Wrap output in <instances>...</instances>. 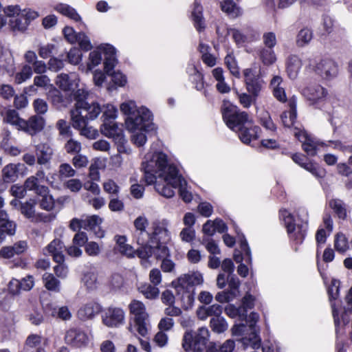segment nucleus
Segmentation results:
<instances>
[{
  "label": "nucleus",
  "mask_w": 352,
  "mask_h": 352,
  "mask_svg": "<svg viewBox=\"0 0 352 352\" xmlns=\"http://www.w3.org/2000/svg\"><path fill=\"white\" fill-rule=\"evenodd\" d=\"M134 237L139 248L136 254L142 259L154 256L156 259L170 254L167 243L170 240V232L165 221L152 223V232L135 231Z\"/></svg>",
  "instance_id": "obj_1"
},
{
  "label": "nucleus",
  "mask_w": 352,
  "mask_h": 352,
  "mask_svg": "<svg viewBox=\"0 0 352 352\" xmlns=\"http://www.w3.org/2000/svg\"><path fill=\"white\" fill-rule=\"evenodd\" d=\"M156 161L160 163V175L166 176V179L173 182L171 184L173 186L179 188V195L182 199L186 203L190 202L192 196L185 188L186 180L178 174V170L175 165L168 164L167 155L162 152L155 153L149 160L142 163V169L144 171L146 184H152L155 180V177L151 170H153V168L156 166Z\"/></svg>",
  "instance_id": "obj_2"
},
{
  "label": "nucleus",
  "mask_w": 352,
  "mask_h": 352,
  "mask_svg": "<svg viewBox=\"0 0 352 352\" xmlns=\"http://www.w3.org/2000/svg\"><path fill=\"white\" fill-rule=\"evenodd\" d=\"M120 111L126 116L125 124L129 131H141L133 134L131 140L138 146H143L146 141V137L142 131H149L155 128L152 122L151 112L144 107L138 108L135 102L132 100L121 104Z\"/></svg>",
  "instance_id": "obj_3"
},
{
  "label": "nucleus",
  "mask_w": 352,
  "mask_h": 352,
  "mask_svg": "<svg viewBox=\"0 0 352 352\" xmlns=\"http://www.w3.org/2000/svg\"><path fill=\"white\" fill-rule=\"evenodd\" d=\"M88 96V91L83 88H77L71 93V100L75 101L74 109L70 111L71 124L73 127H78L80 123H83L78 121V118L89 115V118L94 120L101 113V107L98 102L89 103L87 101Z\"/></svg>",
  "instance_id": "obj_4"
},
{
  "label": "nucleus",
  "mask_w": 352,
  "mask_h": 352,
  "mask_svg": "<svg viewBox=\"0 0 352 352\" xmlns=\"http://www.w3.org/2000/svg\"><path fill=\"white\" fill-rule=\"evenodd\" d=\"M297 99L293 96L289 100H287V107L289 110L287 113L289 114V120L291 126L287 124V129L289 133H293L294 136L301 142L302 146L305 152L310 156H315L317 153V146L318 142L315 141L307 132L304 130L300 122L296 120L297 118Z\"/></svg>",
  "instance_id": "obj_5"
},
{
  "label": "nucleus",
  "mask_w": 352,
  "mask_h": 352,
  "mask_svg": "<svg viewBox=\"0 0 352 352\" xmlns=\"http://www.w3.org/2000/svg\"><path fill=\"white\" fill-rule=\"evenodd\" d=\"M210 333L206 327H200L197 331H186L182 338V346L186 352H203L209 340Z\"/></svg>",
  "instance_id": "obj_6"
},
{
  "label": "nucleus",
  "mask_w": 352,
  "mask_h": 352,
  "mask_svg": "<svg viewBox=\"0 0 352 352\" xmlns=\"http://www.w3.org/2000/svg\"><path fill=\"white\" fill-rule=\"evenodd\" d=\"M221 111L226 125L234 131L239 132L245 126L249 124L248 114L241 111L236 106L224 104Z\"/></svg>",
  "instance_id": "obj_7"
},
{
  "label": "nucleus",
  "mask_w": 352,
  "mask_h": 352,
  "mask_svg": "<svg viewBox=\"0 0 352 352\" xmlns=\"http://www.w3.org/2000/svg\"><path fill=\"white\" fill-rule=\"evenodd\" d=\"M129 310L132 315L134 316L135 328L138 333L145 337L148 333V316L146 312L144 305L136 300H133L129 305Z\"/></svg>",
  "instance_id": "obj_8"
},
{
  "label": "nucleus",
  "mask_w": 352,
  "mask_h": 352,
  "mask_svg": "<svg viewBox=\"0 0 352 352\" xmlns=\"http://www.w3.org/2000/svg\"><path fill=\"white\" fill-rule=\"evenodd\" d=\"M156 166L153 168V170L151 172L154 175L155 180L152 183H155V188L156 191L166 198H170L174 196L175 191L173 188L177 187L173 186L170 181L166 179V176L160 175V163L156 162Z\"/></svg>",
  "instance_id": "obj_9"
},
{
  "label": "nucleus",
  "mask_w": 352,
  "mask_h": 352,
  "mask_svg": "<svg viewBox=\"0 0 352 352\" xmlns=\"http://www.w3.org/2000/svg\"><path fill=\"white\" fill-rule=\"evenodd\" d=\"M125 314L122 309L110 306L105 309L102 316V323L111 328H118L124 322Z\"/></svg>",
  "instance_id": "obj_10"
},
{
  "label": "nucleus",
  "mask_w": 352,
  "mask_h": 352,
  "mask_svg": "<svg viewBox=\"0 0 352 352\" xmlns=\"http://www.w3.org/2000/svg\"><path fill=\"white\" fill-rule=\"evenodd\" d=\"M293 216L290 214H287V236L289 239L294 244V250H298V245L302 243L306 234V230L302 225H296L292 221Z\"/></svg>",
  "instance_id": "obj_11"
},
{
  "label": "nucleus",
  "mask_w": 352,
  "mask_h": 352,
  "mask_svg": "<svg viewBox=\"0 0 352 352\" xmlns=\"http://www.w3.org/2000/svg\"><path fill=\"white\" fill-rule=\"evenodd\" d=\"M67 344L75 348L86 346L89 342L87 334L80 328H70L65 332L64 337Z\"/></svg>",
  "instance_id": "obj_12"
},
{
  "label": "nucleus",
  "mask_w": 352,
  "mask_h": 352,
  "mask_svg": "<svg viewBox=\"0 0 352 352\" xmlns=\"http://www.w3.org/2000/svg\"><path fill=\"white\" fill-rule=\"evenodd\" d=\"M100 130L104 135L112 138L118 147H122L126 142L122 129L115 122H103Z\"/></svg>",
  "instance_id": "obj_13"
},
{
  "label": "nucleus",
  "mask_w": 352,
  "mask_h": 352,
  "mask_svg": "<svg viewBox=\"0 0 352 352\" xmlns=\"http://www.w3.org/2000/svg\"><path fill=\"white\" fill-rule=\"evenodd\" d=\"M243 74L248 91L254 96H257L262 89L263 81L256 74V70L252 68L245 69Z\"/></svg>",
  "instance_id": "obj_14"
},
{
  "label": "nucleus",
  "mask_w": 352,
  "mask_h": 352,
  "mask_svg": "<svg viewBox=\"0 0 352 352\" xmlns=\"http://www.w3.org/2000/svg\"><path fill=\"white\" fill-rule=\"evenodd\" d=\"M340 282L338 280L333 279L331 280V286L328 289L329 298L331 302V307L332 309V316L333 318L336 333L338 336L340 330V318L339 317L338 310L336 307L335 302L333 300L337 299L339 296Z\"/></svg>",
  "instance_id": "obj_15"
},
{
  "label": "nucleus",
  "mask_w": 352,
  "mask_h": 352,
  "mask_svg": "<svg viewBox=\"0 0 352 352\" xmlns=\"http://www.w3.org/2000/svg\"><path fill=\"white\" fill-rule=\"evenodd\" d=\"M44 119L38 115L31 116L28 120H23L19 122V130L34 135L40 132L44 127Z\"/></svg>",
  "instance_id": "obj_16"
},
{
  "label": "nucleus",
  "mask_w": 352,
  "mask_h": 352,
  "mask_svg": "<svg viewBox=\"0 0 352 352\" xmlns=\"http://www.w3.org/2000/svg\"><path fill=\"white\" fill-rule=\"evenodd\" d=\"M315 71L323 78L331 79L338 73V65L331 59H323L316 65Z\"/></svg>",
  "instance_id": "obj_17"
},
{
  "label": "nucleus",
  "mask_w": 352,
  "mask_h": 352,
  "mask_svg": "<svg viewBox=\"0 0 352 352\" xmlns=\"http://www.w3.org/2000/svg\"><path fill=\"white\" fill-rule=\"evenodd\" d=\"M65 245L59 239L53 240L44 250V254L50 255L56 263H63L65 256L63 250Z\"/></svg>",
  "instance_id": "obj_18"
},
{
  "label": "nucleus",
  "mask_w": 352,
  "mask_h": 352,
  "mask_svg": "<svg viewBox=\"0 0 352 352\" xmlns=\"http://www.w3.org/2000/svg\"><path fill=\"white\" fill-rule=\"evenodd\" d=\"M102 311V306L96 302H90L80 307L77 312L78 318L82 321L92 319Z\"/></svg>",
  "instance_id": "obj_19"
},
{
  "label": "nucleus",
  "mask_w": 352,
  "mask_h": 352,
  "mask_svg": "<svg viewBox=\"0 0 352 352\" xmlns=\"http://www.w3.org/2000/svg\"><path fill=\"white\" fill-rule=\"evenodd\" d=\"M54 154L52 148L46 143H41L36 146V155L37 163L40 165H46L50 162Z\"/></svg>",
  "instance_id": "obj_20"
},
{
  "label": "nucleus",
  "mask_w": 352,
  "mask_h": 352,
  "mask_svg": "<svg viewBox=\"0 0 352 352\" xmlns=\"http://www.w3.org/2000/svg\"><path fill=\"white\" fill-rule=\"evenodd\" d=\"M104 57V69L106 74L111 72L116 64V49L111 45L107 44L102 47Z\"/></svg>",
  "instance_id": "obj_21"
},
{
  "label": "nucleus",
  "mask_w": 352,
  "mask_h": 352,
  "mask_svg": "<svg viewBox=\"0 0 352 352\" xmlns=\"http://www.w3.org/2000/svg\"><path fill=\"white\" fill-rule=\"evenodd\" d=\"M261 129L258 126H252L250 122L239 131V138L244 144H248L252 140L258 138Z\"/></svg>",
  "instance_id": "obj_22"
},
{
  "label": "nucleus",
  "mask_w": 352,
  "mask_h": 352,
  "mask_svg": "<svg viewBox=\"0 0 352 352\" xmlns=\"http://www.w3.org/2000/svg\"><path fill=\"white\" fill-rule=\"evenodd\" d=\"M28 248L26 241H21L12 246L3 247L0 250V256L4 258H10L15 254L24 252Z\"/></svg>",
  "instance_id": "obj_23"
},
{
  "label": "nucleus",
  "mask_w": 352,
  "mask_h": 352,
  "mask_svg": "<svg viewBox=\"0 0 352 352\" xmlns=\"http://www.w3.org/2000/svg\"><path fill=\"white\" fill-rule=\"evenodd\" d=\"M42 336L38 334H30L26 338L23 349L20 352H44L41 348Z\"/></svg>",
  "instance_id": "obj_24"
},
{
  "label": "nucleus",
  "mask_w": 352,
  "mask_h": 352,
  "mask_svg": "<svg viewBox=\"0 0 352 352\" xmlns=\"http://www.w3.org/2000/svg\"><path fill=\"white\" fill-rule=\"evenodd\" d=\"M77 120L79 122H84L80 123V126L78 127H74L75 129L80 131V134L81 135L85 136L88 139H96L98 137V131L91 126H87L88 120H91V119L89 118V115L87 116H80L78 118Z\"/></svg>",
  "instance_id": "obj_25"
},
{
  "label": "nucleus",
  "mask_w": 352,
  "mask_h": 352,
  "mask_svg": "<svg viewBox=\"0 0 352 352\" xmlns=\"http://www.w3.org/2000/svg\"><path fill=\"white\" fill-rule=\"evenodd\" d=\"M43 309L47 313L50 314L51 316H56L62 320H69L72 317V314L67 306H62L57 309L53 307L52 304L48 303L43 307Z\"/></svg>",
  "instance_id": "obj_26"
},
{
  "label": "nucleus",
  "mask_w": 352,
  "mask_h": 352,
  "mask_svg": "<svg viewBox=\"0 0 352 352\" xmlns=\"http://www.w3.org/2000/svg\"><path fill=\"white\" fill-rule=\"evenodd\" d=\"M302 94L309 100L316 102L317 100L325 97L327 92L322 86L316 85L304 89Z\"/></svg>",
  "instance_id": "obj_27"
},
{
  "label": "nucleus",
  "mask_w": 352,
  "mask_h": 352,
  "mask_svg": "<svg viewBox=\"0 0 352 352\" xmlns=\"http://www.w3.org/2000/svg\"><path fill=\"white\" fill-rule=\"evenodd\" d=\"M223 308L218 304H214L212 305L206 307H200L197 311V316L201 320H205L208 316L219 317L221 316Z\"/></svg>",
  "instance_id": "obj_28"
},
{
  "label": "nucleus",
  "mask_w": 352,
  "mask_h": 352,
  "mask_svg": "<svg viewBox=\"0 0 352 352\" xmlns=\"http://www.w3.org/2000/svg\"><path fill=\"white\" fill-rule=\"evenodd\" d=\"M251 332L248 336H244L238 340L244 349L248 347L252 349H258L261 344V340L256 331V330H250Z\"/></svg>",
  "instance_id": "obj_29"
},
{
  "label": "nucleus",
  "mask_w": 352,
  "mask_h": 352,
  "mask_svg": "<svg viewBox=\"0 0 352 352\" xmlns=\"http://www.w3.org/2000/svg\"><path fill=\"white\" fill-rule=\"evenodd\" d=\"M191 18L198 32H201L206 28L202 6L196 1L193 4Z\"/></svg>",
  "instance_id": "obj_30"
},
{
  "label": "nucleus",
  "mask_w": 352,
  "mask_h": 352,
  "mask_svg": "<svg viewBox=\"0 0 352 352\" xmlns=\"http://www.w3.org/2000/svg\"><path fill=\"white\" fill-rule=\"evenodd\" d=\"M178 282L183 288L188 286L192 287L194 285H200L203 283V276L199 272H192L179 277Z\"/></svg>",
  "instance_id": "obj_31"
},
{
  "label": "nucleus",
  "mask_w": 352,
  "mask_h": 352,
  "mask_svg": "<svg viewBox=\"0 0 352 352\" xmlns=\"http://www.w3.org/2000/svg\"><path fill=\"white\" fill-rule=\"evenodd\" d=\"M240 247H241V251L244 254V257L243 256L241 252L236 250L234 251V256H233L234 260L236 263H241L243 260L244 259L245 261V262L251 264V263H252L251 250H250V248L248 243L246 239H245L244 236H243V239L241 240Z\"/></svg>",
  "instance_id": "obj_32"
},
{
  "label": "nucleus",
  "mask_w": 352,
  "mask_h": 352,
  "mask_svg": "<svg viewBox=\"0 0 352 352\" xmlns=\"http://www.w3.org/2000/svg\"><path fill=\"white\" fill-rule=\"evenodd\" d=\"M221 8L228 16L233 19L242 14L241 8L233 0H224L221 2Z\"/></svg>",
  "instance_id": "obj_33"
},
{
  "label": "nucleus",
  "mask_w": 352,
  "mask_h": 352,
  "mask_svg": "<svg viewBox=\"0 0 352 352\" xmlns=\"http://www.w3.org/2000/svg\"><path fill=\"white\" fill-rule=\"evenodd\" d=\"M283 82L281 77L278 76H274L271 80V86L273 89L274 96L280 102H286V94L284 87L280 85Z\"/></svg>",
  "instance_id": "obj_34"
},
{
  "label": "nucleus",
  "mask_w": 352,
  "mask_h": 352,
  "mask_svg": "<svg viewBox=\"0 0 352 352\" xmlns=\"http://www.w3.org/2000/svg\"><path fill=\"white\" fill-rule=\"evenodd\" d=\"M45 287L50 292L58 293L60 291V282L51 273H45L42 277Z\"/></svg>",
  "instance_id": "obj_35"
},
{
  "label": "nucleus",
  "mask_w": 352,
  "mask_h": 352,
  "mask_svg": "<svg viewBox=\"0 0 352 352\" xmlns=\"http://www.w3.org/2000/svg\"><path fill=\"white\" fill-rule=\"evenodd\" d=\"M20 164H9L6 165L2 170L3 179L5 182H13L18 178L19 168Z\"/></svg>",
  "instance_id": "obj_36"
},
{
  "label": "nucleus",
  "mask_w": 352,
  "mask_h": 352,
  "mask_svg": "<svg viewBox=\"0 0 352 352\" xmlns=\"http://www.w3.org/2000/svg\"><path fill=\"white\" fill-rule=\"evenodd\" d=\"M102 219L98 215H92L83 219L82 228L87 230L94 231L98 237L103 236V233L98 234L97 230L100 229Z\"/></svg>",
  "instance_id": "obj_37"
},
{
  "label": "nucleus",
  "mask_w": 352,
  "mask_h": 352,
  "mask_svg": "<svg viewBox=\"0 0 352 352\" xmlns=\"http://www.w3.org/2000/svg\"><path fill=\"white\" fill-rule=\"evenodd\" d=\"M301 61L296 55H292L287 59V76L291 79H295L298 76Z\"/></svg>",
  "instance_id": "obj_38"
},
{
  "label": "nucleus",
  "mask_w": 352,
  "mask_h": 352,
  "mask_svg": "<svg viewBox=\"0 0 352 352\" xmlns=\"http://www.w3.org/2000/svg\"><path fill=\"white\" fill-rule=\"evenodd\" d=\"M1 114L4 116L3 120L6 122L14 125L19 129V122L23 119L19 118V113L14 109H6L3 108L1 110Z\"/></svg>",
  "instance_id": "obj_39"
},
{
  "label": "nucleus",
  "mask_w": 352,
  "mask_h": 352,
  "mask_svg": "<svg viewBox=\"0 0 352 352\" xmlns=\"http://www.w3.org/2000/svg\"><path fill=\"white\" fill-rule=\"evenodd\" d=\"M210 327L213 332L221 333L228 329V324L226 319L222 316H220L219 317L211 318L210 321Z\"/></svg>",
  "instance_id": "obj_40"
},
{
  "label": "nucleus",
  "mask_w": 352,
  "mask_h": 352,
  "mask_svg": "<svg viewBox=\"0 0 352 352\" xmlns=\"http://www.w3.org/2000/svg\"><path fill=\"white\" fill-rule=\"evenodd\" d=\"M36 204L37 201L35 199H30L23 204H21L19 211L25 218L31 220L36 211L35 206Z\"/></svg>",
  "instance_id": "obj_41"
},
{
  "label": "nucleus",
  "mask_w": 352,
  "mask_h": 352,
  "mask_svg": "<svg viewBox=\"0 0 352 352\" xmlns=\"http://www.w3.org/2000/svg\"><path fill=\"white\" fill-rule=\"evenodd\" d=\"M25 188L27 190L34 191L35 194H42L46 191V186L38 183L34 177H29L24 182Z\"/></svg>",
  "instance_id": "obj_42"
},
{
  "label": "nucleus",
  "mask_w": 352,
  "mask_h": 352,
  "mask_svg": "<svg viewBox=\"0 0 352 352\" xmlns=\"http://www.w3.org/2000/svg\"><path fill=\"white\" fill-rule=\"evenodd\" d=\"M37 195L41 197V199L39 200V206L41 208L47 211H50L54 208V199L50 194V190L47 186L46 187L45 192L38 194Z\"/></svg>",
  "instance_id": "obj_43"
},
{
  "label": "nucleus",
  "mask_w": 352,
  "mask_h": 352,
  "mask_svg": "<svg viewBox=\"0 0 352 352\" xmlns=\"http://www.w3.org/2000/svg\"><path fill=\"white\" fill-rule=\"evenodd\" d=\"M9 25L13 32H24L28 26V22L23 19L21 14L10 19L9 21Z\"/></svg>",
  "instance_id": "obj_44"
},
{
  "label": "nucleus",
  "mask_w": 352,
  "mask_h": 352,
  "mask_svg": "<svg viewBox=\"0 0 352 352\" xmlns=\"http://www.w3.org/2000/svg\"><path fill=\"white\" fill-rule=\"evenodd\" d=\"M56 10L76 21L80 20V16L76 10L67 4L61 3L58 5L56 7Z\"/></svg>",
  "instance_id": "obj_45"
},
{
  "label": "nucleus",
  "mask_w": 352,
  "mask_h": 352,
  "mask_svg": "<svg viewBox=\"0 0 352 352\" xmlns=\"http://www.w3.org/2000/svg\"><path fill=\"white\" fill-rule=\"evenodd\" d=\"M226 314L230 318L239 317V320H244L247 319L248 314L245 313L243 307H236L233 305H229L225 308Z\"/></svg>",
  "instance_id": "obj_46"
},
{
  "label": "nucleus",
  "mask_w": 352,
  "mask_h": 352,
  "mask_svg": "<svg viewBox=\"0 0 352 352\" xmlns=\"http://www.w3.org/2000/svg\"><path fill=\"white\" fill-rule=\"evenodd\" d=\"M313 38L312 31L308 28L302 29L297 35L296 44L298 47L307 45Z\"/></svg>",
  "instance_id": "obj_47"
},
{
  "label": "nucleus",
  "mask_w": 352,
  "mask_h": 352,
  "mask_svg": "<svg viewBox=\"0 0 352 352\" xmlns=\"http://www.w3.org/2000/svg\"><path fill=\"white\" fill-rule=\"evenodd\" d=\"M56 85L64 91H71L73 89L74 83L67 74H59L56 80Z\"/></svg>",
  "instance_id": "obj_48"
},
{
  "label": "nucleus",
  "mask_w": 352,
  "mask_h": 352,
  "mask_svg": "<svg viewBox=\"0 0 352 352\" xmlns=\"http://www.w3.org/2000/svg\"><path fill=\"white\" fill-rule=\"evenodd\" d=\"M0 228H6L9 235H13L15 232V224L8 219L5 210H0Z\"/></svg>",
  "instance_id": "obj_49"
},
{
  "label": "nucleus",
  "mask_w": 352,
  "mask_h": 352,
  "mask_svg": "<svg viewBox=\"0 0 352 352\" xmlns=\"http://www.w3.org/2000/svg\"><path fill=\"white\" fill-rule=\"evenodd\" d=\"M329 206L334 210L339 218L342 219L346 218V210L342 200L332 199L329 202Z\"/></svg>",
  "instance_id": "obj_50"
},
{
  "label": "nucleus",
  "mask_w": 352,
  "mask_h": 352,
  "mask_svg": "<svg viewBox=\"0 0 352 352\" xmlns=\"http://www.w3.org/2000/svg\"><path fill=\"white\" fill-rule=\"evenodd\" d=\"M225 64L234 76L236 78L240 77L239 68L238 67L237 62L232 54H228L225 57Z\"/></svg>",
  "instance_id": "obj_51"
},
{
  "label": "nucleus",
  "mask_w": 352,
  "mask_h": 352,
  "mask_svg": "<svg viewBox=\"0 0 352 352\" xmlns=\"http://www.w3.org/2000/svg\"><path fill=\"white\" fill-rule=\"evenodd\" d=\"M101 112L103 113L102 116L103 122H115L114 120L116 118L117 109L113 105L107 104L103 107V109H101Z\"/></svg>",
  "instance_id": "obj_52"
},
{
  "label": "nucleus",
  "mask_w": 352,
  "mask_h": 352,
  "mask_svg": "<svg viewBox=\"0 0 352 352\" xmlns=\"http://www.w3.org/2000/svg\"><path fill=\"white\" fill-rule=\"evenodd\" d=\"M334 247L337 252H345L348 249V242L345 235L342 233H338L334 241Z\"/></svg>",
  "instance_id": "obj_53"
},
{
  "label": "nucleus",
  "mask_w": 352,
  "mask_h": 352,
  "mask_svg": "<svg viewBox=\"0 0 352 352\" xmlns=\"http://www.w3.org/2000/svg\"><path fill=\"white\" fill-rule=\"evenodd\" d=\"M260 58L266 65H272L276 60V56L272 48H263L260 52Z\"/></svg>",
  "instance_id": "obj_54"
},
{
  "label": "nucleus",
  "mask_w": 352,
  "mask_h": 352,
  "mask_svg": "<svg viewBox=\"0 0 352 352\" xmlns=\"http://www.w3.org/2000/svg\"><path fill=\"white\" fill-rule=\"evenodd\" d=\"M64 148L69 154H78L81 151L82 146L80 142L71 137L65 143Z\"/></svg>",
  "instance_id": "obj_55"
},
{
  "label": "nucleus",
  "mask_w": 352,
  "mask_h": 352,
  "mask_svg": "<svg viewBox=\"0 0 352 352\" xmlns=\"http://www.w3.org/2000/svg\"><path fill=\"white\" fill-rule=\"evenodd\" d=\"M32 75V67L30 65H25L23 67L21 71L15 76V81L21 84L29 79Z\"/></svg>",
  "instance_id": "obj_56"
},
{
  "label": "nucleus",
  "mask_w": 352,
  "mask_h": 352,
  "mask_svg": "<svg viewBox=\"0 0 352 352\" xmlns=\"http://www.w3.org/2000/svg\"><path fill=\"white\" fill-rule=\"evenodd\" d=\"M56 128L63 137L71 138L73 135L69 124L65 120H59L56 123Z\"/></svg>",
  "instance_id": "obj_57"
},
{
  "label": "nucleus",
  "mask_w": 352,
  "mask_h": 352,
  "mask_svg": "<svg viewBox=\"0 0 352 352\" xmlns=\"http://www.w3.org/2000/svg\"><path fill=\"white\" fill-rule=\"evenodd\" d=\"M303 168L310 172L317 178H322L325 175L324 169L320 168L317 164L311 162H307V163L304 165Z\"/></svg>",
  "instance_id": "obj_58"
},
{
  "label": "nucleus",
  "mask_w": 352,
  "mask_h": 352,
  "mask_svg": "<svg viewBox=\"0 0 352 352\" xmlns=\"http://www.w3.org/2000/svg\"><path fill=\"white\" fill-rule=\"evenodd\" d=\"M141 292L146 298L154 299L158 296L160 292L155 285H151L148 284L145 285L141 287Z\"/></svg>",
  "instance_id": "obj_59"
},
{
  "label": "nucleus",
  "mask_w": 352,
  "mask_h": 352,
  "mask_svg": "<svg viewBox=\"0 0 352 352\" xmlns=\"http://www.w3.org/2000/svg\"><path fill=\"white\" fill-rule=\"evenodd\" d=\"M67 58L69 63L77 65L81 60V51L78 48L73 47L67 52Z\"/></svg>",
  "instance_id": "obj_60"
},
{
  "label": "nucleus",
  "mask_w": 352,
  "mask_h": 352,
  "mask_svg": "<svg viewBox=\"0 0 352 352\" xmlns=\"http://www.w3.org/2000/svg\"><path fill=\"white\" fill-rule=\"evenodd\" d=\"M76 42H78L80 48L84 51L87 52L92 48L88 36L83 32L78 33Z\"/></svg>",
  "instance_id": "obj_61"
},
{
  "label": "nucleus",
  "mask_w": 352,
  "mask_h": 352,
  "mask_svg": "<svg viewBox=\"0 0 352 352\" xmlns=\"http://www.w3.org/2000/svg\"><path fill=\"white\" fill-rule=\"evenodd\" d=\"M202 243L205 245L206 250L211 254H219L221 253V250L218 246V245L215 243V241L212 239L208 238H203Z\"/></svg>",
  "instance_id": "obj_62"
},
{
  "label": "nucleus",
  "mask_w": 352,
  "mask_h": 352,
  "mask_svg": "<svg viewBox=\"0 0 352 352\" xmlns=\"http://www.w3.org/2000/svg\"><path fill=\"white\" fill-rule=\"evenodd\" d=\"M260 123L267 130L274 131L276 129L275 124L272 122L267 111H264L262 114H261Z\"/></svg>",
  "instance_id": "obj_63"
},
{
  "label": "nucleus",
  "mask_w": 352,
  "mask_h": 352,
  "mask_svg": "<svg viewBox=\"0 0 352 352\" xmlns=\"http://www.w3.org/2000/svg\"><path fill=\"white\" fill-rule=\"evenodd\" d=\"M28 320L32 324L38 326L44 322L45 318L42 311L34 309L28 315Z\"/></svg>",
  "instance_id": "obj_64"
}]
</instances>
